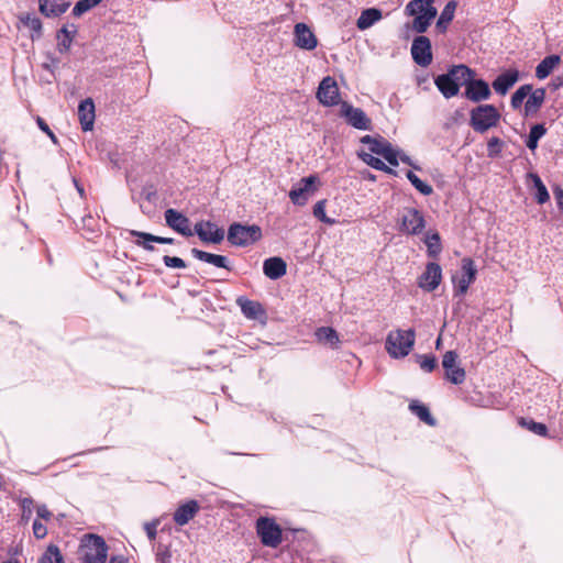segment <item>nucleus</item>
I'll return each instance as SVG.
<instances>
[{"instance_id": "f257e3e1", "label": "nucleus", "mask_w": 563, "mask_h": 563, "mask_svg": "<svg viewBox=\"0 0 563 563\" xmlns=\"http://www.w3.org/2000/svg\"><path fill=\"white\" fill-rule=\"evenodd\" d=\"M434 0H411L406 5V13L412 16L411 26L417 33H423L427 31L431 21L437 15V10L432 5Z\"/></svg>"}, {"instance_id": "f03ea898", "label": "nucleus", "mask_w": 563, "mask_h": 563, "mask_svg": "<svg viewBox=\"0 0 563 563\" xmlns=\"http://www.w3.org/2000/svg\"><path fill=\"white\" fill-rule=\"evenodd\" d=\"M416 332L413 329L390 331L386 338L385 347L394 358L407 356L415 345Z\"/></svg>"}, {"instance_id": "7ed1b4c3", "label": "nucleus", "mask_w": 563, "mask_h": 563, "mask_svg": "<svg viewBox=\"0 0 563 563\" xmlns=\"http://www.w3.org/2000/svg\"><path fill=\"white\" fill-rule=\"evenodd\" d=\"M499 120L500 114L493 104H481L470 112V125L478 133H484L496 126Z\"/></svg>"}, {"instance_id": "20e7f679", "label": "nucleus", "mask_w": 563, "mask_h": 563, "mask_svg": "<svg viewBox=\"0 0 563 563\" xmlns=\"http://www.w3.org/2000/svg\"><path fill=\"white\" fill-rule=\"evenodd\" d=\"M262 238V229L256 225L232 223L228 230V241L235 246H247Z\"/></svg>"}, {"instance_id": "39448f33", "label": "nucleus", "mask_w": 563, "mask_h": 563, "mask_svg": "<svg viewBox=\"0 0 563 563\" xmlns=\"http://www.w3.org/2000/svg\"><path fill=\"white\" fill-rule=\"evenodd\" d=\"M361 143L368 145L371 154L383 156L389 165L398 166V150L383 136L364 135L361 137Z\"/></svg>"}, {"instance_id": "423d86ee", "label": "nucleus", "mask_w": 563, "mask_h": 563, "mask_svg": "<svg viewBox=\"0 0 563 563\" xmlns=\"http://www.w3.org/2000/svg\"><path fill=\"white\" fill-rule=\"evenodd\" d=\"M85 563H104L108 556V545L102 537L89 534L82 544Z\"/></svg>"}, {"instance_id": "0eeeda50", "label": "nucleus", "mask_w": 563, "mask_h": 563, "mask_svg": "<svg viewBox=\"0 0 563 563\" xmlns=\"http://www.w3.org/2000/svg\"><path fill=\"white\" fill-rule=\"evenodd\" d=\"M256 532L265 547L277 548L282 543V528L272 518L260 517L256 521Z\"/></svg>"}, {"instance_id": "6e6552de", "label": "nucleus", "mask_w": 563, "mask_h": 563, "mask_svg": "<svg viewBox=\"0 0 563 563\" xmlns=\"http://www.w3.org/2000/svg\"><path fill=\"white\" fill-rule=\"evenodd\" d=\"M426 228L422 212L416 208H404L399 219V231L407 235H419Z\"/></svg>"}, {"instance_id": "1a4fd4ad", "label": "nucleus", "mask_w": 563, "mask_h": 563, "mask_svg": "<svg viewBox=\"0 0 563 563\" xmlns=\"http://www.w3.org/2000/svg\"><path fill=\"white\" fill-rule=\"evenodd\" d=\"M477 269L475 263L470 257H464L461 263V272L452 277L454 291L456 296L466 294L470 285L475 280Z\"/></svg>"}, {"instance_id": "9d476101", "label": "nucleus", "mask_w": 563, "mask_h": 563, "mask_svg": "<svg viewBox=\"0 0 563 563\" xmlns=\"http://www.w3.org/2000/svg\"><path fill=\"white\" fill-rule=\"evenodd\" d=\"M459 355L455 351H446L442 357V367L445 378L454 385H461L466 378V373L457 363Z\"/></svg>"}, {"instance_id": "9b49d317", "label": "nucleus", "mask_w": 563, "mask_h": 563, "mask_svg": "<svg viewBox=\"0 0 563 563\" xmlns=\"http://www.w3.org/2000/svg\"><path fill=\"white\" fill-rule=\"evenodd\" d=\"M317 98L319 102L325 107H333L339 103L340 92L334 78L327 76L321 80L318 87Z\"/></svg>"}, {"instance_id": "f8f14e48", "label": "nucleus", "mask_w": 563, "mask_h": 563, "mask_svg": "<svg viewBox=\"0 0 563 563\" xmlns=\"http://www.w3.org/2000/svg\"><path fill=\"white\" fill-rule=\"evenodd\" d=\"M341 114L345 118L346 122L357 130H371L372 121L361 108H354L347 102L341 106Z\"/></svg>"}, {"instance_id": "ddd939ff", "label": "nucleus", "mask_w": 563, "mask_h": 563, "mask_svg": "<svg viewBox=\"0 0 563 563\" xmlns=\"http://www.w3.org/2000/svg\"><path fill=\"white\" fill-rule=\"evenodd\" d=\"M317 180V175L303 177L299 184L289 191V198L291 202L297 206H303L308 200L309 194L316 190L313 186Z\"/></svg>"}, {"instance_id": "4468645a", "label": "nucleus", "mask_w": 563, "mask_h": 563, "mask_svg": "<svg viewBox=\"0 0 563 563\" xmlns=\"http://www.w3.org/2000/svg\"><path fill=\"white\" fill-rule=\"evenodd\" d=\"M411 55L415 63L427 67L432 62V51L429 37H415L411 45Z\"/></svg>"}, {"instance_id": "2eb2a0df", "label": "nucleus", "mask_w": 563, "mask_h": 563, "mask_svg": "<svg viewBox=\"0 0 563 563\" xmlns=\"http://www.w3.org/2000/svg\"><path fill=\"white\" fill-rule=\"evenodd\" d=\"M442 280V268L439 264L431 262L426 266L424 272L419 277L418 286L426 291H433Z\"/></svg>"}, {"instance_id": "dca6fc26", "label": "nucleus", "mask_w": 563, "mask_h": 563, "mask_svg": "<svg viewBox=\"0 0 563 563\" xmlns=\"http://www.w3.org/2000/svg\"><path fill=\"white\" fill-rule=\"evenodd\" d=\"M463 96L473 102H481L489 99L492 91L489 85L484 79L473 77L472 80L467 82Z\"/></svg>"}, {"instance_id": "f3484780", "label": "nucleus", "mask_w": 563, "mask_h": 563, "mask_svg": "<svg viewBox=\"0 0 563 563\" xmlns=\"http://www.w3.org/2000/svg\"><path fill=\"white\" fill-rule=\"evenodd\" d=\"M195 232L205 243L218 244L224 239L223 229L218 228L217 224L210 221L196 223Z\"/></svg>"}, {"instance_id": "a211bd4d", "label": "nucleus", "mask_w": 563, "mask_h": 563, "mask_svg": "<svg viewBox=\"0 0 563 563\" xmlns=\"http://www.w3.org/2000/svg\"><path fill=\"white\" fill-rule=\"evenodd\" d=\"M164 218L166 224L176 232L183 234L184 236L192 235V231L189 227L190 221L181 212L170 208L165 211Z\"/></svg>"}, {"instance_id": "6ab92c4d", "label": "nucleus", "mask_w": 563, "mask_h": 563, "mask_svg": "<svg viewBox=\"0 0 563 563\" xmlns=\"http://www.w3.org/2000/svg\"><path fill=\"white\" fill-rule=\"evenodd\" d=\"M236 305L240 307L243 316L249 320L263 321L266 319V311L258 301L251 300L246 297H239Z\"/></svg>"}, {"instance_id": "aec40b11", "label": "nucleus", "mask_w": 563, "mask_h": 563, "mask_svg": "<svg viewBox=\"0 0 563 563\" xmlns=\"http://www.w3.org/2000/svg\"><path fill=\"white\" fill-rule=\"evenodd\" d=\"M518 80L519 71L517 69H507L495 78L492 87L496 93L505 96Z\"/></svg>"}, {"instance_id": "412c9836", "label": "nucleus", "mask_w": 563, "mask_h": 563, "mask_svg": "<svg viewBox=\"0 0 563 563\" xmlns=\"http://www.w3.org/2000/svg\"><path fill=\"white\" fill-rule=\"evenodd\" d=\"M68 0H38L40 12L47 18H55L68 10Z\"/></svg>"}, {"instance_id": "4be33fe9", "label": "nucleus", "mask_w": 563, "mask_h": 563, "mask_svg": "<svg viewBox=\"0 0 563 563\" xmlns=\"http://www.w3.org/2000/svg\"><path fill=\"white\" fill-rule=\"evenodd\" d=\"M199 508L197 500H188L175 510L173 519L178 526H185L198 514Z\"/></svg>"}, {"instance_id": "5701e85b", "label": "nucleus", "mask_w": 563, "mask_h": 563, "mask_svg": "<svg viewBox=\"0 0 563 563\" xmlns=\"http://www.w3.org/2000/svg\"><path fill=\"white\" fill-rule=\"evenodd\" d=\"M78 118L84 131L92 130L95 122V103L92 99L87 98L80 101L78 106Z\"/></svg>"}, {"instance_id": "b1692460", "label": "nucleus", "mask_w": 563, "mask_h": 563, "mask_svg": "<svg viewBox=\"0 0 563 563\" xmlns=\"http://www.w3.org/2000/svg\"><path fill=\"white\" fill-rule=\"evenodd\" d=\"M263 272L269 279L276 280L286 274L287 264L282 257H269L263 263Z\"/></svg>"}, {"instance_id": "393cba45", "label": "nucleus", "mask_w": 563, "mask_h": 563, "mask_svg": "<svg viewBox=\"0 0 563 563\" xmlns=\"http://www.w3.org/2000/svg\"><path fill=\"white\" fill-rule=\"evenodd\" d=\"M545 96L547 92L544 88L532 89L525 103V115L532 117L537 114L544 103Z\"/></svg>"}, {"instance_id": "a878e982", "label": "nucleus", "mask_w": 563, "mask_h": 563, "mask_svg": "<svg viewBox=\"0 0 563 563\" xmlns=\"http://www.w3.org/2000/svg\"><path fill=\"white\" fill-rule=\"evenodd\" d=\"M434 84L439 91L443 95L444 98L450 99L454 96H456L460 91V88L457 84L454 81V79L451 78L450 73L439 75Z\"/></svg>"}, {"instance_id": "bb28decb", "label": "nucleus", "mask_w": 563, "mask_h": 563, "mask_svg": "<svg viewBox=\"0 0 563 563\" xmlns=\"http://www.w3.org/2000/svg\"><path fill=\"white\" fill-rule=\"evenodd\" d=\"M191 254L195 258L201 262H206L219 268H225L228 271H231V267L229 266V261L224 255L212 254L198 249H191Z\"/></svg>"}, {"instance_id": "cd10ccee", "label": "nucleus", "mask_w": 563, "mask_h": 563, "mask_svg": "<svg viewBox=\"0 0 563 563\" xmlns=\"http://www.w3.org/2000/svg\"><path fill=\"white\" fill-rule=\"evenodd\" d=\"M560 62L561 57L556 54L544 57L536 67V77L540 80L545 79L560 64Z\"/></svg>"}, {"instance_id": "c85d7f7f", "label": "nucleus", "mask_w": 563, "mask_h": 563, "mask_svg": "<svg viewBox=\"0 0 563 563\" xmlns=\"http://www.w3.org/2000/svg\"><path fill=\"white\" fill-rule=\"evenodd\" d=\"M451 78L454 79V81L457 84L459 88L461 86H467V82L472 80V78L475 76L474 70H472L466 65H456L453 66L449 70Z\"/></svg>"}, {"instance_id": "c756f323", "label": "nucleus", "mask_w": 563, "mask_h": 563, "mask_svg": "<svg viewBox=\"0 0 563 563\" xmlns=\"http://www.w3.org/2000/svg\"><path fill=\"white\" fill-rule=\"evenodd\" d=\"M357 155L366 165L371 166L372 168L384 172L389 175H397V172L395 169L387 166L380 158L374 156L373 154L361 151L357 153Z\"/></svg>"}, {"instance_id": "7c9ffc66", "label": "nucleus", "mask_w": 563, "mask_h": 563, "mask_svg": "<svg viewBox=\"0 0 563 563\" xmlns=\"http://www.w3.org/2000/svg\"><path fill=\"white\" fill-rule=\"evenodd\" d=\"M382 19V11L375 8L364 10L357 19V27L365 31Z\"/></svg>"}, {"instance_id": "2f4dec72", "label": "nucleus", "mask_w": 563, "mask_h": 563, "mask_svg": "<svg viewBox=\"0 0 563 563\" xmlns=\"http://www.w3.org/2000/svg\"><path fill=\"white\" fill-rule=\"evenodd\" d=\"M316 338L320 343L336 347L339 344V335L333 328L321 327L316 330Z\"/></svg>"}, {"instance_id": "473e14b6", "label": "nucleus", "mask_w": 563, "mask_h": 563, "mask_svg": "<svg viewBox=\"0 0 563 563\" xmlns=\"http://www.w3.org/2000/svg\"><path fill=\"white\" fill-rule=\"evenodd\" d=\"M456 7H457L456 1H449L446 3V5L444 7L443 11L441 12V14L437 21V29L439 32L443 33L446 31L449 23L452 21L453 16H454Z\"/></svg>"}, {"instance_id": "72a5a7b5", "label": "nucleus", "mask_w": 563, "mask_h": 563, "mask_svg": "<svg viewBox=\"0 0 563 563\" xmlns=\"http://www.w3.org/2000/svg\"><path fill=\"white\" fill-rule=\"evenodd\" d=\"M409 409L413 415H416L421 421H423L428 426H435V419L432 417L429 408L423 404L413 400L409 404Z\"/></svg>"}, {"instance_id": "f704fd0d", "label": "nucleus", "mask_w": 563, "mask_h": 563, "mask_svg": "<svg viewBox=\"0 0 563 563\" xmlns=\"http://www.w3.org/2000/svg\"><path fill=\"white\" fill-rule=\"evenodd\" d=\"M429 257H438L442 251L441 239L438 232H428L424 238Z\"/></svg>"}, {"instance_id": "c9c22d12", "label": "nucleus", "mask_w": 563, "mask_h": 563, "mask_svg": "<svg viewBox=\"0 0 563 563\" xmlns=\"http://www.w3.org/2000/svg\"><path fill=\"white\" fill-rule=\"evenodd\" d=\"M547 129L544 124L538 123L531 126L526 145L529 150L534 151L538 147L539 140L545 135Z\"/></svg>"}, {"instance_id": "e433bc0d", "label": "nucleus", "mask_w": 563, "mask_h": 563, "mask_svg": "<svg viewBox=\"0 0 563 563\" xmlns=\"http://www.w3.org/2000/svg\"><path fill=\"white\" fill-rule=\"evenodd\" d=\"M129 234L131 236L135 238V240H134L135 245H137L146 251H151V252L155 250V247L153 245V243H155V241L147 240V236H155L154 234L137 231V230H130Z\"/></svg>"}, {"instance_id": "4c0bfd02", "label": "nucleus", "mask_w": 563, "mask_h": 563, "mask_svg": "<svg viewBox=\"0 0 563 563\" xmlns=\"http://www.w3.org/2000/svg\"><path fill=\"white\" fill-rule=\"evenodd\" d=\"M38 563H64L59 548L55 544H49L38 559Z\"/></svg>"}, {"instance_id": "58836bf2", "label": "nucleus", "mask_w": 563, "mask_h": 563, "mask_svg": "<svg viewBox=\"0 0 563 563\" xmlns=\"http://www.w3.org/2000/svg\"><path fill=\"white\" fill-rule=\"evenodd\" d=\"M531 90H532V85H530V84L520 86L511 96V100H510L511 108L515 110L519 109L522 106L523 100L531 92Z\"/></svg>"}, {"instance_id": "ea45409f", "label": "nucleus", "mask_w": 563, "mask_h": 563, "mask_svg": "<svg viewBox=\"0 0 563 563\" xmlns=\"http://www.w3.org/2000/svg\"><path fill=\"white\" fill-rule=\"evenodd\" d=\"M406 177L421 195L430 196L433 192L432 186L422 181L413 172L408 170Z\"/></svg>"}, {"instance_id": "a19ab883", "label": "nucleus", "mask_w": 563, "mask_h": 563, "mask_svg": "<svg viewBox=\"0 0 563 563\" xmlns=\"http://www.w3.org/2000/svg\"><path fill=\"white\" fill-rule=\"evenodd\" d=\"M520 426L527 428L529 431L533 432L534 434L545 437L548 432V428L544 423L536 422L533 420H528L525 418H521L519 420Z\"/></svg>"}, {"instance_id": "79ce46f5", "label": "nucleus", "mask_w": 563, "mask_h": 563, "mask_svg": "<svg viewBox=\"0 0 563 563\" xmlns=\"http://www.w3.org/2000/svg\"><path fill=\"white\" fill-rule=\"evenodd\" d=\"M20 23L30 32H40L42 29V22L35 14L22 15Z\"/></svg>"}, {"instance_id": "37998d69", "label": "nucleus", "mask_w": 563, "mask_h": 563, "mask_svg": "<svg viewBox=\"0 0 563 563\" xmlns=\"http://www.w3.org/2000/svg\"><path fill=\"white\" fill-rule=\"evenodd\" d=\"M101 1L102 0H79L73 9V14L75 16H80L97 7Z\"/></svg>"}, {"instance_id": "c03bdc74", "label": "nucleus", "mask_w": 563, "mask_h": 563, "mask_svg": "<svg viewBox=\"0 0 563 563\" xmlns=\"http://www.w3.org/2000/svg\"><path fill=\"white\" fill-rule=\"evenodd\" d=\"M313 216L323 223L334 224L335 220L330 219L325 214V200H319L313 207Z\"/></svg>"}, {"instance_id": "a18cd8bd", "label": "nucleus", "mask_w": 563, "mask_h": 563, "mask_svg": "<svg viewBox=\"0 0 563 563\" xmlns=\"http://www.w3.org/2000/svg\"><path fill=\"white\" fill-rule=\"evenodd\" d=\"M420 368L426 373H431L437 367V357L434 355H418Z\"/></svg>"}, {"instance_id": "49530a36", "label": "nucleus", "mask_w": 563, "mask_h": 563, "mask_svg": "<svg viewBox=\"0 0 563 563\" xmlns=\"http://www.w3.org/2000/svg\"><path fill=\"white\" fill-rule=\"evenodd\" d=\"M318 37H295V45L299 48L311 51L318 45Z\"/></svg>"}, {"instance_id": "de8ad7c7", "label": "nucleus", "mask_w": 563, "mask_h": 563, "mask_svg": "<svg viewBox=\"0 0 563 563\" xmlns=\"http://www.w3.org/2000/svg\"><path fill=\"white\" fill-rule=\"evenodd\" d=\"M501 141L498 137H492L487 143V151L489 157H496L501 152Z\"/></svg>"}, {"instance_id": "09e8293b", "label": "nucleus", "mask_w": 563, "mask_h": 563, "mask_svg": "<svg viewBox=\"0 0 563 563\" xmlns=\"http://www.w3.org/2000/svg\"><path fill=\"white\" fill-rule=\"evenodd\" d=\"M163 262L169 268H185L187 266L185 261L177 256L165 255Z\"/></svg>"}, {"instance_id": "8fccbe9b", "label": "nucleus", "mask_w": 563, "mask_h": 563, "mask_svg": "<svg viewBox=\"0 0 563 563\" xmlns=\"http://www.w3.org/2000/svg\"><path fill=\"white\" fill-rule=\"evenodd\" d=\"M36 123H37V126L40 128L41 131H43L45 134L48 135V137L52 140V142L54 144H57L58 141H57V137L56 135L54 134V132L49 129L48 124L45 122L44 119H42L41 117H37L36 118Z\"/></svg>"}, {"instance_id": "3c124183", "label": "nucleus", "mask_w": 563, "mask_h": 563, "mask_svg": "<svg viewBox=\"0 0 563 563\" xmlns=\"http://www.w3.org/2000/svg\"><path fill=\"white\" fill-rule=\"evenodd\" d=\"M33 533L36 539H44L47 534V528L45 525L40 522L38 520H34L33 522Z\"/></svg>"}, {"instance_id": "603ef678", "label": "nucleus", "mask_w": 563, "mask_h": 563, "mask_svg": "<svg viewBox=\"0 0 563 563\" xmlns=\"http://www.w3.org/2000/svg\"><path fill=\"white\" fill-rule=\"evenodd\" d=\"M33 499L32 498H23L21 501V507L23 511V518H29L33 510Z\"/></svg>"}, {"instance_id": "864d4df0", "label": "nucleus", "mask_w": 563, "mask_h": 563, "mask_svg": "<svg viewBox=\"0 0 563 563\" xmlns=\"http://www.w3.org/2000/svg\"><path fill=\"white\" fill-rule=\"evenodd\" d=\"M157 525H158V521H152V522H146L144 525V530L148 537V539L151 541L155 540L156 538V534H157V531H156V528H157Z\"/></svg>"}, {"instance_id": "5fc2aeb1", "label": "nucleus", "mask_w": 563, "mask_h": 563, "mask_svg": "<svg viewBox=\"0 0 563 563\" xmlns=\"http://www.w3.org/2000/svg\"><path fill=\"white\" fill-rule=\"evenodd\" d=\"M550 196L547 187L543 185L537 189V201L542 205L549 200Z\"/></svg>"}, {"instance_id": "6e6d98bb", "label": "nucleus", "mask_w": 563, "mask_h": 563, "mask_svg": "<svg viewBox=\"0 0 563 563\" xmlns=\"http://www.w3.org/2000/svg\"><path fill=\"white\" fill-rule=\"evenodd\" d=\"M294 33V35H313L309 26L305 23H297Z\"/></svg>"}, {"instance_id": "4d7b16f0", "label": "nucleus", "mask_w": 563, "mask_h": 563, "mask_svg": "<svg viewBox=\"0 0 563 563\" xmlns=\"http://www.w3.org/2000/svg\"><path fill=\"white\" fill-rule=\"evenodd\" d=\"M399 161H401L404 164L411 166L415 169H420V167L413 163V161L410 158V156L405 154L402 151L398 150V162Z\"/></svg>"}, {"instance_id": "13d9d810", "label": "nucleus", "mask_w": 563, "mask_h": 563, "mask_svg": "<svg viewBox=\"0 0 563 563\" xmlns=\"http://www.w3.org/2000/svg\"><path fill=\"white\" fill-rule=\"evenodd\" d=\"M36 514L38 518L44 520H49L52 517V512L48 510V508L45 505H40L36 508Z\"/></svg>"}, {"instance_id": "bf43d9fd", "label": "nucleus", "mask_w": 563, "mask_h": 563, "mask_svg": "<svg viewBox=\"0 0 563 563\" xmlns=\"http://www.w3.org/2000/svg\"><path fill=\"white\" fill-rule=\"evenodd\" d=\"M73 38L74 37H62V41L57 44L58 51L60 53L67 52L73 44Z\"/></svg>"}, {"instance_id": "052dcab7", "label": "nucleus", "mask_w": 563, "mask_h": 563, "mask_svg": "<svg viewBox=\"0 0 563 563\" xmlns=\"http://www.w3.org/2000/svg\"><path fill=\"white\" fill-rule=\"evenodd\" d=\"M554 199L558 205V208L563 211V189L561 187H555L553 190Z\"/></svg>"}, {"instance_id": "680f3d73", "label": "nucleus", "mask_w": 563, "mask_h": 563, "mask_svg": "<svg viewBox=\"0 0 563 563\" xmlns=\"http://www.w3.org/2000/svg\"><path fill=\"white\" fill-rule=\"evenodd\" d=\"M147 240L155 241V243H159V244H173L174 243L173 238H164V236H158V235L147 236Z\"/></svg>"}, {"instance_id": "e2e57ef3", "label": "nucleus", "mask_w": 563, "mask_h": 563, "mask_svg": "<svg viewBox=\"0 0 563 563\" xmlns=\"http://www.w3.org/2000/svg\"><path fill=\"white\" fill-rule=\"evenodd\" d=\"M550 88L555 91L563 87V76L554 77L550 82Z\"/></svg>"}, {"instance_id": "0e129e2a", "label": "nucleus", "mask_w": 563, "mask_h": 563, "mask_svg": "<svg viewBox=\"0 0 563 563\" xmlns=\"http://www.w3.org/2000/svg\"><path fill=\"white\" fill-rule=\"evenodd\" d=\"M109 563H129V559L121 554L112 555Z\"/></svg>"}, {"instance_id": "69168bd1", "label": "nucleus", "mask_w": 563, "mask_h": 563, "mask_svg": "<svg viewBox=\"0 0 563 563\" xmlns=\"http://www.w3.org/2000/svg\"><path fill=\"white\" fill-rule=\"evenodd\" d=\"M531 177L533 179V183H534V186H536L537 189L539 187L543 186V183H542L541 178L538 175L531 174Z\"/></svg>"}, {"instance_id": "338daca9", "label": "nucleus", "mask_w": 563, "mask_h": 563, "mask_svg": "<svg viewBox=\"0 0 563 563\" xmlns=\"http://www.w3.org/2000/svg\"><path fill=\"white\" fill-rule=\"evenodd\" d=\"M170 558V554L168 552H165V553H162V554H158V561L159 563H167V561L169 560Z\"/></svg>"}, {"instance_id": "774afa93", "label": "nucleus", "mask_w": 563, "mask_h": 563, "mask_svg": "<svg viewBox=\"0 0 563 563\" xmlns=\"http://www.w3.org/2000/svg\"><path fill=\"white\" fill-rule=\"evenodd\" d=\"M73 181H74V185H75V187H76V189H77L78 194H79L81 197H84V195H85V190H84L82 186H80V185H79V183L77 181V179H76V178H73Z\"/></svg>"}]
</instances>
